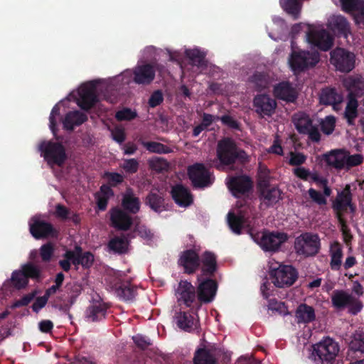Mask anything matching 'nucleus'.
I'll list each match as a JSON object with an SVG mask.
<instances>
[{"mask_svg": "<svg viewBox=\"0 0 364 364\" xmlns=\"http://www.w3.org/2000/svg\"><path fill=\"white\" fill-rule=\"evenodd\" d=\"M306 160V156L299 152H290L289 163L291 165L296 166L303 164Z\"/></svg>", "mask_w": 364, "mask_h": 364, "instance_id": "nucleus-58", "label": "nucleus"}, {"mask_svg": "<svg viewBox=\"0 0 364 364\" xmlns=\"http://www.w3.org/2000/svg\"><path fill=\"white\" fill-rule=\"evenodd\" d=\"M280 191L277 188H264L260 195L261 207L267 208L277 203L280 199Z\"/></svg>", "mask_w": 364, "mask_h": 364, "instance_id": "nucleus-30", "label": "nucleus"}, {"mask_svg": "<svg viewBox=\"0 0 364 364\" xmlns=\"http://www.w3.org/2000/svg\"><path fill=\"white\" fill-rule=\"evenodd\" d=\"M320 101L324 105H331L336 111L341 109V103L343 96L334 88L326 87L322 90L320 95Z\"/></svg>", "mask_w": 364, "mask_h": 364, "instance_id": "nucleus-19", "label": "nucleus"}, {"mask_svg": "<svg viewBox=\"0 0 364 364\" xmlns=\"http://www.w3.org/2000/svg\"><path fill=\"white\" fill-rule=\"evenodd\" d=\"M109 215L112 225L118 230H127L132 223L131 217L118 208L111 209Z\"/></svg>", "mask_w": 364, "mask_h": 364, "instance_id": "nucleus-21", "label": "nucleus"}, {"mask_svg": "<svg viewBox=\"0 0 364 364\" xmlns=\"http://www.w3.org/2000/svg\"><path fill=\"white\" fill-rule=\"evenodd\" d=\"M350 348L354 350L364 353V332L357 333L354 336L350 343Z\"/></svg>", "mask_w": 364, "mask_h": 364, "instance_id": "nucleus-52", "label": "nucleus"}, {"mask_svg": "<svg viewBox=\"0 0 364 364\" xmlns=\"http://www.w3.org/2000/svg\"><path fill=\"white\" fill-rule=\"evenodd\" d=\"M282 7L289 14L296 18L301 9L299 0H280Z\"/></svg>", "mask_w": 364, "mask_h": 364, "instance_id": "nucleus-45", "label": "nucleus"}, {"mask_svg": "<svg viewBox=\"0 0 364 364\" xmlns=\"http://www.w3.org/2000/svg\"><path fill=\"white\" fill-rule=\"evenodd\" d=\"M176 296L179 303L189 307L196 299L195 288L191 283L182 281L176 289Z\"/></svg>", "mask_w": 364, "mask_h": 364, "instance_id": "nucleus-18", "label": "nucleus"}, {"mask_svg": "<svg viewBox=\"0 0 364 364\" xmlns=\"http://www.w3.org/2000/svg\"><path fill=\"white\" fill-rule=\"evenodd\" d=\"M133 80L139 85L151 83L155 77V68L149 64L139 65L133 70Z\"/></svg>", "mask_w": 364, "mask_h": 364, "instance_id": "nucleus-17", "label": "nucleus"}, {"mask_svg": "<svg viewBox=\"0 0 364 364\" xmlns=\"http://www.w3.org/2000/svg\"><path fill=\"white\" fill-rule=\"evenodd\" d=\"M242 206V203L237 201L236 206L228 213L227 216L228 225L235 234H240L243 230L249 226L244 212L240 210Z\"/></svg>", "mask_w": 364, "mask_h": 364, "instance_id": "nucleus-12", "label": "nucleus"}, {"mask_svg": "<svg viewBox=\"0 0 364 364\" xmlns=\"http://www.w3.org/2000/svg\"><path fill=\"white\" fill-rule=\"evenodd\" d=\"M322 183L323 184V194L314 188H310L308 191L310 198L318 205H326L327 203L326 197L331 194V190L327 186L326 181H323Z\"/></svg>", "mask_w": 364, "mask_h": 364, "instance_id": "nucleus-38", "label": "nucleus"}, {"mask_svg": "<svg viewBox=\"0 0 364 364\" xmlns=\"http://www.w3.org/2000/svg\"><path fill=\"white\" fill-rule=\"evenodd\" d=\"M328 26L331 30L341 33L346 37L350 33L348 23L342 16H332L328 20Z\"/></svg>", "mask_w": 364, "mask_h": 364, "instance_id": "nucleus-34", "label": "nucleus"}, {"mask_svg": "<svg viewBox=\"0 0 364 364\" xmlns=\"http://www.w3.org/2000/svg\"><path fill=\"white\" fill-rule=\"evenodd\" d=\"M268 310L271 315L284 316L289 314L287 307L284 302L271 300L268 304Z\"/></svg>", "mask_w": 364, "mask_h": 364, "instance_id": "nucleus-47", "label": "nucleus"}, {"mask_svg": "<svg viewBox=\"0 0 364 364\" xmlns=\"http://www.w3.org/2000/svg\"><path fill=\"white\" fill-rule=\"evenodd\" d=\"M108 247L114 252L124 253L128 248V242L123 237H117L109 241Z\"/></svg>", "mask_w": 364, "mask_h": 364, "instance_id": "nucleus-43", "label": "nucleus"}, {"mask_svg": "<svg viewBox=\"0 0 364 364\" xmlns=\"http://www.w3.org/2000/svg\"><path fill=\"white\" fill-rule=\"evenodd\" d=\"M292 120L296 129L301 134H305L313 126L310 118L305 113L294 114Z\"/></svg>", "mask_w": 364, "mask_h": 364, "instance_id": "nucleus-37", "label": "nucleus"}, {"mask_svg": "<svg viewBox=\"0 0 364 364\" xmlns=\"http://www.w3.org/2000/svg\"><path fill=\"white\" fill-rule=\"evenodd\" d=\"M178 262L183 267L186 272L189 274L195 272L200 264L198 253L193 250H186L183 252Z\"/></svg>", "mask_w": 364, "mask_h": 364, "instance_id": "nucleus-22", "label": "nucleus"}, {"mask_svg": "<svg viewBox=\"0 0 364 364\" xmlns=\"http://www.w3.org/2000/svg\"><path fill=\"white\" fill-rule=\"evenodd\" d=\"M291 47L292 51L288 62L294 73H300L305 69L313 67L319 61L318 52L296 50L294 43H292Z\"/></svg>", "mask_w": 364, "mask_h": 364, "instance_id": "nucleus-3", "label": "nucleus"}, {"mask_svg": "<svg viewBox=\"0 0 364 364\" xmlns=\"http://www.w3.org/2000/svg\"><path fill=\"white\" fill-rule=\"evenodd\" d=\"M105 177L107 182L112 186H116L122 183L124 180L123 176L117 173H106Z\"/></svg>", "mask_w": 364, "mask_h": 364, "instance_id": "nucleus-60", "label": "nucleus"}, {"mask_svg": "<svg viewBox=\"0 0 364 364\" xmlns=\"http://www.w3.org/2000/svg\"><path fill=\"white\" fill-rule=\"evenodd\" d=\"M294 247L298 255L305 257L314 256L320 250L319 237L311 232H304L296 237Z\"/></svg>", "mask_w": 364, "mask_h": 364, "instance_id": "nucleus-5", "label": "nucleus"}, {"mask_svg": "<svg viewBox=\"0 0 364 364\" xmlns=\"http://www.w3.org/2000/svg\"><path fill=\"white\" fill-rule=\"evenodd\" d=\"M269 275L272 282L278 288L291 286L297 278L296 269L291 265L278 264L269 261Z\"/></svg>", "mask_w": 364, "mask_h": 364, "instance_id": "nucleus-2", "label": "nucleus"}, {"mask_svg": "<svg viewBox=\"0 0 364 364\" xmlns=\"http://www.w3.org/2000/svg\"><path fill=\"white\" fill-rule=\"evenodd\" d=\"M53 252V247L51 244L48 243L43 245L41 247L40 253L41 258L43 261H49Z\"/></svg>", "mask_w": 364, "mask_h": 364, "instance_id": "nucleus-59", "label": "nucleus"}, {"mask_svg": "<svg viewBox=\"0 0 364 364\" xmlns=\"http://www.w3.org/2000/svg\"><path fill=\"white\" fill-rule=\"evenodd\" d=\"M338 220L341 225V230L342 232L343 240L345 242L348 243L350 241L352 238L350 230L342 216H338Z\"/></svg>", "mask_w": 364, "mask_h": 364, "instance_id": "nucleus-56", "label": "nucleus"}, {"mask_svg": "<svg viewBox=\"0 0 364 364\" xmlns=\"http://www.w3.org/2000/svg\"><path fill=\"white\" fill-rule=\"evenodd\" d=\"M31 232L36 238L54 237L56 231L50 223L42 221H36L30 228Z\"/></svg>", "mask_w": 364, "mask_h": 364, "instance_id": "nucleus-28", "label": "nucleus"}, {"mask_svg": "<svg viewBox=\"0 0 364 364\" xmlns=\"http://www.w3.org/2000/svg\"><path fill=\"white\" fill-rule=\"evenodd\" d=\"M342 8L345 11L355 12L361 0H341Z\"/></svg>", "mask_w": 364, "mask_h": 364, "instance_id": "nucleus-55", "label": "nucleus"}, {"mask_svg": "<svg viewBox=\"0 0 364 364\" xmlns=\"http://www.w3.org/2000/svg\"><path fill=\"white\" fill-rule=\"evenodd\" d=\"M41 155L48 164L53 166H62L67 159L64 146L58 142L43 141L39 145Z\"/></svg>", "mask_w": 364, "mask_h": 364, "instance_id": "nucleus-6", "label": "nucleus"}, {"mask_svg": "<svg viewBox=\"0 0 364 364\" xmlns=\"http://www.w3.org/2000/svg\"><path fill=\"white\" fill-rule=\"evenodd\" d=\"M215 358L213 352L207 348L198 349L194 357L195 364H213Z\"/></svg>", "mask_w": 364, "mask_h": 364, "instance_id": "nucleus-40", "label": "nucleus"}, {"mask_svg": "<svg viewBox=\"0 0 364 364\" xmlns=\"http://www.w3.org/2000/svg\"><path fill=\"white\" fill-rule=\"evenodd\" d=\"M323 159L327 165L338 170H349L353 166H358L363 163V157L360 154L350 155L344 149L332 150L323 155Z\"/></svg>", "mask_w": 364, "mask_h": 364, "instance_id": "nucleus-1", "label": "nucleus"}, {"mask_svg": "<svg viewBox=\"0 0 364 364\" xmlns=\"http://www.w3.org/2000/svg\"><path fill=\"white\" fill-rule=\"evenodd\" d=\"M343 86L348 91V97H359L364 93V79L349 76L343 80Z\"/></svg>", "mask_w": 364, "mask_h": 364, "instance_id": "nucleus-23", "label": "nucleus"}, {"mask_svg": "<svg viewBox=\"0 0 364 364\" xmlns=\"http://www.w3.org/2000/svg\"><path fill=\"white\" fill-rule=\"evenodd\" d=\"M87 120V117L85 114L74 111L68 113L63 122V127L68 130H72L75 126L80 125Z\"/></svg>", "mask_w": 364, "mask_h": 364, "instance_id": "nucleus-33", "label": "nucleus"}, {"mask_svg": "<svg viewBox=\"0 0 364 364\" xmlns=\"http://www.w3.org/2000/svg\"><path fill=\"white\" fill-rule=\"evenodd\" d=\"M136 117V112L129 109H124L116 113V118L119 120H131Z\"/></svg>", "mask_w": 364, "mask_h": 364, "instance_id": "nucleus-57", "label": "nucleus"}, {"mask_svg": "<svg viewBox=\"0 0 364 364\" xmlns=\"http://www.w3.org/2000/svg\"><path fill=\"white\" fill-rule=\"evenodd\" d=\"M273 93L277 98L287 102H294L298 97L297 90L287 82L279 83L274 86Z\"/></svg>", "mask_w": 364, "mask_h": 364, "instance_id": "nucleus-20", "label": "nucleus"}, {"mask_svg": "<svg viewBox=\"0 0 364 364\" xmlns=\"http://www.w3.org/2000/svg\"><path fill=\"white\" fill-rule=\"evenodd\" d=\"M77 103L84 109L91 108L97 101L95 87L91 84L82 85L77 90Z\"/></svg>", "mask_w": 364, "mask_h": 364, "instance_id": "nucleus-15", "label": "nucleus"}, {"mask_svg": "<svg viewBox=\"0 0 364 364\" xmlns=\"http://www.w3.org/2000/svg\"><path fill=\"white\" fill-rule=\"evenodd\" d=\"M122 168L128 173H136L139 168V163L135 159H126L124 161Z\"/></svg>", "mask_w": 364, "mask_h": 364, "instance_id": "nucleus-54", "label": "nucleus"}, {"mask_svg": "<svg viewBox=\"0 0 364 364\" xmlns=\"http://www.w3.org/2000/svg\"><path fill=\"white\" fill-rule=\"evenodd\" d=\"M295 316L298 323H309L315 320L316 315L313 307L305 304H300L296 309Z\"/></svg>", "mask_w": 364, "mask_h": 364, "instance_id": "nucleus-32", "label": "nucleus"}, {"mask_svg": "<svg viewBox=\"0 0 364 364\" xmlns=\"http://www.w3.org/2000/svg\"><path fill=\"white\" fill-rule=\"evenodd\" d=\"M306 40L309 43L324 51L328 50L333 46V39L326 31L314 27L309 28Z\"/></svg>", "mask_w": 364, "mask_h": 364, "instance_id": "nucleus-13", "label": "nucleus"}, {"mask_svg": "<svg viewBox=\"0 0 364 364\" xmlns=\"http://www.w3.org/2000/svg\"><path fill=\"white\" fill-rule=\"evenodd\" d=\"M349 208L352 213L355 208L351 203V195L350 192V186L347 185L341 193H338L336 200L333 203V208L336 210L337 218L342 216L344 211Z\"/></svg>", "mask_w": 364, "mask_h": 364, "instance_id": "nucleus-16", "label": "nucleus"}, {"mask_svg": "<svg viewBox=\"0 0 364 364\" xmlns=\"http://www.w3.org/2000/svg\"><path fill=\"white\" fill-rule=\"evenodd\" d=\"M340 350L338 343L330 337H326L314 346L311 356L317 364L334 360Z\"/></svg>", "mask_w": 364, "mask_h": 364, "instance_id": "nucleus-4", "label": "nucleus"}, {"mask_svg": "<svg viewBox=\"0 0 364 364\" xmlns=\"http://www.w3.org/2000/svg\"><path fill=\"white\" fill-rule=\"evenodd\" d=\"M331 301L336 309L347 307L349 313L353 315L357 314L363 309V304L359 299L343 290L333 291L331 296Z\"/></svg>", "mask_w": 364, "mask_h": 364, "instance_id": "nucleus-7", "label": "nucleus"}, {"mask_svg": "<svg viewBox=\"0 0 364 364\" xmlns=\"http://www.w3.org/2000/svg\"><path fill=\"white\" fill-rule=\"evenodd\" d=\"M203 271L205 273H213L216 268V259L214 254L210 252L204 253L202 259Z\"/></svg>", "mask_w": 364, "mask_h": 364, "instance_id": "nucleus-44", "label": "nucleus"}, {"mask_svg": "<svg viewBox=\"0 0 364 364\" xmlns=\"http://www.w3.org/2000/svg\"><path fill=\"white\" fill-rule=\"evenodd\" d=\"M112 139L118 143H122L125 139L124 129L122 127H116L111 130Z\"/></svg>", "mask_w": 364, "mask_h": 364, "instance_id": "nucleus-61", "label": "nucleus"}, {"mask_svg": "<svg viewBox=\"0 0 364 364\" xmlns=\"http://www.w3.org/2000/svg\"><path fill=\"white\" fill-rule=\"evenodd\" d=\"M146 203L154 210H159L163 205V198L156 192L151 191L146 198Z\"/></svg>", "mask_w": 364, "mask_h": 364, "instance_id": "nucleus-49", "label": "nucleus"}, {"mask_svg": "<svg viewBox=\"0 0 364 364\" xmlns=\"http://www.w3.org/2000/svg\"><path fill=\"white\" fill-rule=\"evenodd\" d=\"M177 326L186 331H192L198 328V320L196 317L185 312H178L175 316Z\"/></svg>", "mask_w": 364, "mask_h": 364, "instance_id": "nucleus-24", "label": "nucleus"}, {"mask_svg": "<svg viewBox=\"0 0 364 364\" xmlns=\"http://www.w3.org/2000/svg\"><path fill=\"white\" fill-rule=\"evenodd\" d=\"M122 204L124 209L132 213H136L140 209L139 200L130 188L124 193Z\"/></svg>", "mask_w": 364, "mask_h": 364, "instance_id": "nucleus-31", "label": "nucleus"}, {"mask_svg": "<svg viewBox=\"0 0 364 364\" xmlns=\"http://www.w3.org/2000/svg\"><path fill=\"white\" fill-rule=\"evenodd\" d=\"M81 249L77 247L75 251H68L65 254V257L72 259V263L75 265L82 264L83 267H89L94 261L93 255L90 252H85L80 255Z\"/></svg>", "mask_w": 364, "mask_h": 364, "instance_id": "nucleus-26", "label": "nucleus"}, {"mask_svg": "<svg viewBox=\"0 0 364 364\" xmlns=\"http://www.w3.org/2000/svg\"><path fill=\"white\" fill-rule=\"evenodd\" d=\"M228 184L232 194L235 196L246 193L251 188V181L247 176L232 178Z\"/></svg>", "mask_w": 364, "mask_h": 364, "instance_id": "nucleus-27", "label": "nucleus"}, {"mask_svg": "<svg viewBox=\"0 0 364 364\" xmlns=\"http://www.w3.org/2000/svg\"><path fill=\"white\" fill-rule=\"evenodd\" d=\"M330 61L336 70L348 73L355 67V56L353 53L346 49L336 48L331 52Z\"/></svg>", "mask_w": 364, "mask_h": 364, "instance_id": "nucleus-8", "label": "nucleus"}, {"mask_svg": "<svg viewBox=\"0 0 364 364\" xmlns=\"http://www.w3.org/2000/svg\"><path fill=\"white\" fill-rule=\"evenodd\" d=\"M217 156L220 163H217L214 166L218 169H220L223 165H230L234 163L237 157L234 141L229 139L220 141L218 144Z\"/></svg>", "mask_w": 364, "mask_h": 364, "instance_id": "nucleus-9", "label": "nucleus"}, {"mask_svg": "<svg viewBox=\"0 0 364 364\" xmlns=\"http://www.w3.org/2000/svg\"><path fill=\"white\" fill-rule=\"evenodd\" d=\"M136 288L129 283H124L116 287V294L125 301H129L134 299L136 295Z\"/></svg>", "mask_w": 364, "mask_h": 364, "instance_id": "nucleus-41", "label": "nucleus"}, {"mask_svg": "<svg viewBox=\"0 0 364 364\" xmlns=\"http://www.w3.org/2000/svg\"><path fill=\"white\" fill-rule=\"evenodd\" d=\"M188 173L194 186L205 187L210 185L214 178L203 164L197 163L188 168Z\"/></svg>", "mask_w": 364, "mask_h": 364, "instance_id": "nucleus-10", "label": "nucleus"}, {"mask_svg": "<svg viewBox=\"0 0 364 364\" xmlns=\"http://www.w3.org/2000/svg\"><path fill=\"white\" fill-rule=\"evenodd\" d=\"M106 306L100 301L92 303L87 310V318L89 321H96L105 317Z\"/></svg>", "mask_w": 364, "mask_h": 364, "instance_id": "nucleus-35", "label": "nucleus"}, {"mask_svg": "<svg viewBox=\"0 0 364 364\" xmlns=\"http://www.w3.org/2000/svg\"><path fill=\"white\" fill-rule=\"evenodd\" d=\"M331 267L332 269L338 270L342 264L343 250L341 245L334 242L330 247Z\"/></svg>", "mask_w": 364, "mask_h": 364, "instance_id": "nucleus-36", "label": "nucleus"}, {"mask_svg": "<svg viewBox=\"0 0 364 364\" xmlns=\"http://www.w3.org/2000/svg\"><path fill=\"white\" fill-rule=\"evenodd\" d=\"M11 279L12 284L17 289L23 288L28 284L26 276L22 272L21 270L14 272Z\"/></svg>", "mask_w": 364, "mask_h": 364, "instance_id": "nucleus-50", "label": "nucleus"}, {"mask_svg": "<svg viewBox=\"0 0 364 364\" xmlns=\"http://www.w3.org/2000/svg\"><path fill=\"white\" fill-rule=\"evenodd\" d=\"M21 271L26 276L27 279L28 277L37 279L40 274L39 269L31 263L23 264L21 267Z\"/></svg>", "mask_w": 364, "mask_h": 364, "instance_id": "nucleus-51", "label": "nucleus"}, {"mask_svg": "<svg viewBox=\"0 0 364 364\" xmlns=\"http://www.w3.org/2000/svg\"><path fill=\"white\" fill-rule=\"evenodd\" d=\"M171 193L173 198L180 206L187 207L193 202L192 196L183 186L178 185L173 187Z\"/></svg>", "mask_w": 364, "mask_h": 364, "instance_id": "nucleus-29", "label": "nucleus"}, {"mask_svg": "<svg viewBox=\"0 0 364 364\" xmlns=\"http://www.w3.org/2000/svg\"><path fill=\"white\" fill-rule=\"evenodd\" d=\"M336 119L333 116H328L321 122V129L323 133L330 134L335 127Z\"/></svg>", "mask_w": 364, "mask_h": 364, "instance_id": "nucleus-53", "label": "nucleus"}, {"mask_svg": "<svg viewBox=\"0 0 364 364\" xmlns=\"http://www.w3.org/2000/svg\"><path fill=\"white\" fill-rule=\"evenodd\" d=\"M162 101L163 96L161 92L160 91H156L151 95L149 100V104L151 107H154L159 105Z\"/></svg>", "mask_w": 364, "mask_h": 364, "instance_id": "nucleus-63", "label": "nucleus"}, {"mask_svg": "<svg viewBox=\"0 0 364 364\" xmlns=\"http://www.w3.org/2000/svg\"><path fill=\"white\" fill-rule=\"evenodd\" d=\"M149 167L157 172H163L168 171L170 164L169 163L163 158L154 157L148 160Z\"/></svg>", "mask_w": 364, "mask_h": 364, "instance_id": "nucleus-46", "label": "nucleus"}, {"mask_svg": "<svg viewBox=\"0 0 364 364\" xmlns=\"http://www.w3.org/2000/svg\"><path fill=\"white\" fill-rule=\"evenodd\" d=\"M112 195L113 192L109 186H102L100 191L97 195V205L100 210L106 208L107 200Z\"/></svg>", "mask_w": 364, "mask_h": 364, "instance_id": "nucleus-42", "label": "nucleus"}, {"mask_svg": "<svg viewBox=\"0 0 364 364\" xmlns=\"http://www.w3.org/2000/svg\"><path fill=\"white\" fill-rule=\"evenodd\" d=\"M255 111L260 116H272L277 107L276 101L267 95H258L253 101Z\"/></svg>", "mask_w": 364, "mask_h": 364, "instance_id": "nucleus-14", "label": "nucleus"}, {"mask_svg": "<svg viewBox=\"0 0 364 364\" xmlns=\"http://www.w3.org/2000/svg\"><path fill=\"white\" fill-rule=\"evenodd\" d=\"M142 145L150 152L157 154H168L172 151L169 147L159 142H142Z\"/></svg>", "mask_w": 364, "mask_h": 364, "instance_id": "nucleus-48", "label": "nucleus"}, {"mask_svg": "<svg viewBox=\"0 0 364 364\" xmlns=\"http://www.w3.org/2000/svg\"><path fill=\"white\" fill-rule=\"evenodd\" d=\"M48 299V295H43V296L38 297L32 306L33 310L36 312H38L40 309L45 306Z\"/></svg>", "mask_w": 364, "mask_h": 364, "instance_id": "nucleus-62", "label": "nucleus"}, {"mask_svg": "<svg viewBox=\"0 0 364 364\" xmlns=\"http://www.w3.org/2000/svg\"><path fill=\"white\" fill-rule=\"evenodd\" d=\"M287 235L282 232H264L257 235L258 245L265 251H277L286 242Z\"/></svg>", "mask_w": 364, "mask_h": 364, "instance_id": "nucleus-11", "label": "nucleus"}, {"mask_svg": "<svg viewBox=\"0 0 364 364\" xmlns=\"http://www.w3.org/2000/svg\"><path fill=\"white\" fill-rule=\"evenodd\" d=\"M354 15L357 23H364V1L360 2Z\"/></svg>", "mask_w": 364, "mask_h": 364, "instance_id": "nucleus-64", "label": "nucleus"}, {"mask_svg": "<svg viewBox=\"0 0 364 364\" xmlns=\"http://www.w3.org/2000/svg\"><path fill=\"white\" fill-rule=\"evenodd\" d=\"M358 102L354 97H348L347 105L344 112V117L348 124H353L355 119L358 117Z\"/></svg>", "mask_w": 364, "mask_h": 364, "instance_id": "nucleus-39", "label": "nucleus"}, {"mask_svg": "<svg viewBox=\"0 0 364 364\" xmlns=\"http://www.w3.org/2000/svg\"><path fill=\"white\" fill-rule=\"evenodd\" d=\"M217 286L213 280L208 279L200 283L198 288V299L203 302L211 301L216 293Z\"/></svg>", "mask_w": 364, "mask_h": 364, "instance_id": "nucleus-25", "label": "nucleus"}]
</instances>
